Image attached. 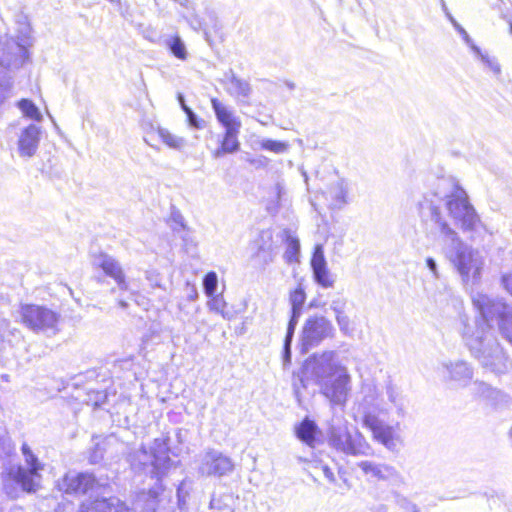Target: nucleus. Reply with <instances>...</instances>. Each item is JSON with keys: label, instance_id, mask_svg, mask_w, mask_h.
Instances as JSON below:
<instances>
[{"label": "nucleus", "instance_id": "obj_38", "mask_svg": "<svg viewBox=\"0 0 512 512\" xmlns=\"http://www.w3.org/2000/svg\"><path fill=\"white\" fill-rule=\"evenodd\" d=\"M472 390L477 396L483 398H491L495 393V391L488 384L478 381L473 383Z\"/></svg>", "mask_w": 512, "mask_h": 512}, {"label": "nucleus", "instance_id": "obj_54", "mask_svg": "<svg viewBox=\"0 0 512 512\" xmlns=\"http://www.w3.org/2000/svg\"><path fill=\"white\" fill-rule=\"evenodd\" d=\"M178 100H179L180 105H181V107H182V109H183V110H184V107H188V106L185 104V101H184V97H183V95L179 94V95H178Z\"/></svg>", "mask_w": 512, "mask_h": 512}, {"label": "nucleus", "instance_id": "obj_12", "mask_svg": "<svg viewBox=\"0 0 512 512\" xmlns=\"http://www.w3.org/2000/svg\"><path fill=\"white\" fill-rule=\"evenodd\" d=\"M234 468V462L230 457L210 449L201 457L198 472L202 476L222 477L232 473Z\"/></svg>", "mask_w": 512, "mask_h": 512}, {"label": "nucleus", "instance_id": "obj_20", "mask_svg": "<svg viewBox=\"0 0 512 512\" xmlns=\"http://www.w3.org/2000/svg\"><path fill=\"white\" fill-rule=\"evenodd\" d=\"M211 105L218 122L221 123L225 129L241 128L240 119L227 105L219 101L217 98L211 99Z\"/></svg>", "mask_w": 512, "mask_h": 512}, {"label": "nucleus", "instance_id": "obj_49", "mask_svg": "<svg viewBox=\"0 0 512 512\" xmlns=\"http://www.w3.org/2000/svg\"><path fill=\"white\" fill-rule=\"evenodd\" d=\"M502 284L506 291L512 295V273L504 274L502 276Z\"/></svg>", "mask_w": 512, "mask_h": 512}, {"label": "nucleus", "instance_id": "obj_55", "mask_svg": "<svg viewBox=\"0 0 512 512\" xmlns=\"http://www.w3.org/2000/svg\"><path fill=\"white\" fill-rule=\"evenodd\" d=\"M119 306H120L121 308L125 309V308L128 306V304H127L125 301L120 300V301H119Z\"/></svg>", "mask_w": 512, "mask_h": 512}, {"label": "nucleus", "instance_id": "obj_44", "mask_svg": "<svg viewBox=\"0 0 512 512\" xmlns=\"http://www.w3.org/2000/svg\"><path fill=\"white\" fill-rule=\"evenodd\" d=\"M12 89V82L9 79L0 81V103L9 97Z\"/></svg>", "mask_w": 512, "mask_h": 512}, {"label": "nucleus", "instance_id": "obj_39", "mask_svg": "<svg viewBox=\"0 0 512 512\" xmlns=\"http://www.w3.org/2000/svg\"><path fill=\"white\" fill-rule=\"evenodd\" d=\"M157 495H158L157 491H155L153 489L149 490L147 493L142 492L138 496V502L147 499V509L154 511L155 508H156V498H157Z\"/></svg>", "mask_w": 512, "mask_h": 512}, {"label": "nucleus", "instance_id": "obj_32", "mask_svg": "<svg viewBox=\"0 0 512 512\" xmlns=\"http://www.w3.org/2000/svg\"><path fill=\"white\" fill-rule=\"evenodd\" d=\"M311 267L313 271L327 267L322 244H317L314 248V252L311 258Z\"/></svg>", "mask_w": 512, "mask_h": 512}, {"label": "nucleus", "instance_id": "obj_5", "mask_svg": "<svg viewBox=\"0 0 512 512\" xmlns=\"http://www.w3.org/2000/svg\"><path fill=\"white\" fill-rule=\"evenodd\" d=\"M473 304L481 315L478 323L490 330L489 320L496 316L499 317V329L502 335L512 344V307L481 293L473 297Z\"/></svg>", "mask_w": 512, "mask_h": 512}, {"label": "nucleus", "instance_id": "obj_31", "mask_svg": "<svg viewBox=\"0 0 512 512\" xmlns=\"http://www.w3.org/2000/svg\"><path fill=\"white\" fill-rule=\"evenodd\" d=\"M315 281L323 288H331L335 279L327 267L313 271Z\"/></svg>", "mask_w": 512, "mask_h": 512}, {"label": "nucleus", "instance_id": "obj_26", "mask_svg": "<svg viewBox=\"0 0 512 512\" xmlns=\"http://www.w3.org/2000/svg\"><path fill=\"white\" fill-rule=\"evenodd\" d=\"M227 92L233 97H248L251 93V87L245 80L232 76L228 82Z\"/></svg>", "mask_w": 512, "mask_h": 512}, {"label": "nucleus", "instance_id": "obj_33", "mask_svg": "<svg viewBox=\"0 0 512 512\" xmlns=\"http://www.w3.org/2000/svg\"><path fill=\"white\" fill-rule=\"evenodd\" d=\"M218 277L215 272H209L203 279V288L207 296H213L217 289Z\"/></svg>", "mask_w": 512, "mask_h": 512}, {"label": "nucleus", "instance_id": "obj_35", "mask_svg": "<svg viewBox=\"0 0 512 512\" xmlns=\"http://www.w3.org/2000/svg\"><path fill=\"white\" fill-rule=\"evenodd\" d=\"M300 252V243L297 238L288 237V247L285 253L288 262L296 261Z\"/></svg>", "mask_w": 512, "mask_h": 512}, {"label": "nucleus", "instance_id": "obj_45", "mask_svg": "<svg viewBox=\"0 0 512 512\" xmlns=\"http://www.w3.org/2000/svg\"><path fill=\"white\" fill-rule=\"evenodd\" d=\"M314 466L316 468H318V467L321 468V470H322L325 478L328 480V482H330V483H335L336 482V478H335L334 473L332 472V470L327 465H324L321 462L315 461L314 462Z\"/></svg>", "mask_w": 512, "mask_h": 512}, {"label": "nucleus", "instance_id": "obj_2", "mask_svg": "<svg viewBox=\"0 0 512 512\" xmlns=\"http://www.w3.org/2000/svg\"><path fill=\"white\" fill-rule=\"evenodd\" d=\"M299 381L306 388L312 381L331 406L344 407L352 392V376L346 366L336 359L334 351L317 353L306 359Z\"/></svg>", "mask_w": 512, "mask_h": 512}, {"label": "nucleus", "instance_id": "obj_10", "mask_svg": "<svg viewBox=\"0 0 512 512\" xmlns=\"http://www.w3.org/2000/svg\"><path fill=\"white\" fill-rule=\"evenodd\" d=\"M30 28L25 26L21 32V36L17 39L5 37L0 40L1 64L7 67H19L23 64L27 46L29 44Z\"/></svg>", "mask_w": 512, "mask_h": 512}, {"label": "nucleus", "instance_id": "obj_22", "mask_svg": "<svg viewBox=\"0 0 512 512\" xmlns=\"http://www.w3.org/2000/svg\"><path fill=\"white\" fill-rule=\"evenodd\" d=\"M164 45L177 59L181 61H186L188 59L189 52L180 35L174 34L166 36L164 39Z\"/></svg>", "mask_w": 512, "mask_h": 512}, {"label": "nucleus", "instance_id": "obj_16", "mask_svg": "<svg viewBox=\"0 0 512 512\" xmlns=\"http://www.w3.org/2000/svg\"><path fill=\"white\" fill-rule=\"evenodd\" d=\"M96 486L97 481L93 475L69 472L64 476L60 489L66 493L86 494Z\"/></svg>", "mask_w": 512, "mask_h": 512}, {"label": "nucleus", "instance_id": "obj_17", "mask_svg": "<svg viewBox=\"0 0 512 512\" xmlns=\"http://www.w3.org/2000/svg\"><path fill=\"white\" fill-rule=\"evenodd\" d=\"M348 192V183L343 179H339L332 182L323 192V195L330 209L340 210L348 204Z\"/></svg>", "mask_w": 512, "mask_h": 512}, {"label": "nucleus", "instance_id": "obj_56", "mask_svg": "<svg viewBox=\"0 0 512 512\" xmlns=\"http://www.w3.org/2000/svg\"><path fill=\"white\" fill-rule=\"evenodd\" d=\"M213 512H235V509L215 510Z\"/></svg>", "mask_w": 512, "mask_h": 512}, {"label": "nucleus", "instance_id": "obj_50", "mask_svg": "<svg viewBox=\"0 0 512 512\" xmlns=\"http://www.w3.org/2000/svg\"><path fill=\"white\" fill-rule=\"evenodd\" d=\"M187 287L189 289V292H188V299L191 300V301H194L197 297H198V292H197V289L194 285H189L187 284Z\"/></svg>", "mask_w": 512, "mask_h": 512}, {"label": "nucleus", "instance_id": "obj_42", "mask_svg": "<svg viewBox=\"0 0 512 512\" xmlns=\"http://www.w3.org/2000/svg\"><path fill=\"white\" fill-rule=\"evenodd\" d=\"M345 307L346 301L342 298L334 299L330 304V309L333 311L335 318L345 313Z\"/></svg>", "mask_w": 512, "mask_h": 512}, {"label": "nucleus", "instance_id": "obj_47", "mask_svg": "<svg viewBox=\"0 0 512 512\" xmlns=\"http://www.w3.org/2000/svg\"><path fill=\"white\" fill-rule=\"evenodd\" d=\"M184 112L187 114L189 124L192 127L200 128L199 121L195 113L189 107H184Z\"/></svg>", "mask_w": 512, "mask_h": 512}, {"label": "nucleus", "instance_id": "obj_53", "mask_svg": "<svg viewBox=\"0 0 512 512\" xmlns=\"http://www.w3.org/2000/svg\"><path fill=\"white\" fill-rule=\"evenodd\" d=\"M191 26L194 30H199L202 28V24L200 21H198L197 19H195V24L194 22L191 23Z\"/></svg>", "mask_w": 512, "mask_h": 512}, {"label": "nucleus", "instance_id": "obj_48", "mask_svg": "<svg viewBox=\"0 0 512 512\" xmlns=\"http://www.w3.org/2000/svg\"><path fill=\"white\" fill-rule=\"evenodd\" d=\"M426 265H427L428 269L431 271L433 277L438 279L439 278V271H438V267H437L436 261L433 258L428 257L426 259Z\"/></svg>", "mask_w": 512, "mask_h": 512}, {"label": "nucleus", "instance_id": "obj_6", "mask_svg": "<svg viewBox=\"0 0 512 512\" xmlns=\"http://www.w3.org/2000/svg\"><path fill=\"white\" fill-rule=\"evenodd\" d=\"M22 323L36 333L48 336L56 335L59 331L60 316L51 309L39 305H22L20 308Z\"/></svg>", "mask_w": 512, "mask_h": 512}, {"label": "nucleus", "instance_id": "obj_23", "mask_svg": "<svg viewBox=\"0 0 512 512\" xmlns=\"http://www.w3.org/2000/svg\"><path fill=\"white\" fill-rule=\"evenodd\" d=\"M306 295L302 288H297L290 294V303H291V318L289 320L288 326L295 327L298 323V319L302 313V307L305 303Z\"/></svg>", "mask_w": 512, "mask_h": 512}, {"label": "nucleus", "instance_id": "obj_18", "mask_svg": "<svg viewBox=\"0 0 512 512\" xmlns=\"http://www.w3.org/2000/svg\"><path fill=\"white\" fill-rule=\"evenodd\" d=\"M357 466L362 470L364 475L376 480H398L400 478V474L395 467L385 463L364 460L358 462Z\"/></svg>", "mask_w": 512, "mask_h": 512}, {"label": "nucleus", "instance_id": "obj_3", "mask_svg": "<svg viewBox=\"0 0 512 512\" xmlns=\"http://www.w3.org/2000/svg\"><path fill=\"white\" fill-rule=\"evenodd\" d=\"M464 337L472 355L483 368L502 374L507 370V357L489 329L476 322V331L466 326Z\"/></svg>", "mask_w": 512, "mask_h": 512}, {"label": "nucleus", "instance_id": "obj_37", "mask_svg": "<svg viewBox=\"0 0 512 512\" xmlns=\"http://www.w3.org/2000/svg\"><path fill=\"white\" fill-rule=\"evenodd\" d=\"M295 327H287V332L284 340V351H283V361L284 365L290 363L291 361V342L293 339Z\"/></svg>", "mask_w": 512, "mask_h": 512}, {"label": "nucleus", "instance_id": "obj_15", "mask_svg": "<svg viewBox=\"0 0 512 512\" xmlns=\"http://www.w3.org/2000/svg\"><path fill=\"white\" fill-rule=\"evenodd\" d=\"M41 133V128L35 124H30L20 131L17 140V152L21 158L29 159L35 156Z\"/></svg>", "mask_w": 512, "mask_h": 512}, {"label": "nucleus", "instance_id": "obj_29", "mask_svg": "<svg viewBox=\"0 0 512 512\" xmlns=\"http://www.w3.org/2000/svg\"><path fill=\"white\" fill-rule=\"evenodd\" d=\"M211 299L207 302V307L211 312L219 313L224 319H231V315L225 311L226 302L221 295L210 296Z\"/></svg>", "mask_w": 512, "mask_h": 512}, {"label": "nucleus", "instance_id": "obj_27", "mask_svg": "<svg viewBox=\"0 0 512 512\" xmlns=\"http://www.w3.org/2000/svg\"><path fill=\"white\" fill-rule=\"evenodd\" d=\"M240 128L225 129L224 138L221 145L223 150L228 153H234L239 150L240 143L237 139Z\"/></svg>", "mask_w": 512, "mask_h": 512}, {"label": "nucleus", "instance_id": "obj_40", "mask_svg": "<svg viewBox=\"0 0 512 512\" xmlns=\"http://www.w3.org/2000/svg\"><path fill=\"white\" fill-rule=\"evenodd\" d=\"M386 395L391 404L396 407L401 405L400 393L398 389L391 383L386 386Z\"/></svg>", "mask_w": 512, "mask_h": 512}, {"label": "nucleus", "instance_id": "obj_51", "mask_svg": "<svg viewBox=\"0 0 512 512\" xmlns=\"http://www.w3.org/2000/svg\"><path fill=\"white\" fill-rule=\"evenodd\" d=\"M97 449H100V445L97 444ZM103 458V454L102 453H99L98 454V450H96L94 452V454L92 455V461L93 462H98L99 460H101Z\"/></svg>", "mask_w": 512, "mask_h": 512}, {"label": "nucleus", "instance_id": "obj_11", "mask_svg": "<svg viewBox=\"0 0 512 512\" xmlns=\"http://www.w3.org/2000/svg\"><path fill=\"white\" fill-rule=\"evenodd\" d=\"M334 334L335 328L330 320L324 316H311L305 321L302 328V346L308 350L318 346L323 340L332 338Z\"/></svg>", "mask_w": 512, "mask_h": 512}, {"label": "nucleus", "instance_id": "obj_30", "mask_svg": "<svg viewBox=\"0 0 512 512\" xmlns=\"http://www.w3.org/2000/svg\"><path fill=\"white\" fill-rule=\"evenodd\" d=\"M234 497L232 494H223L219 497H212L209 507L213 511L224 510V509H235L234 508Z\"/></svg>", "mask_w": 512, "mask_h": 512}, {"label": "nucleus", "instance_id": "obj_34", "mask_svg": "<svg viewBox=\"0 0 512 512\" xmlns=\"http://www.w3.org/2000/svg\"><path fill=\"white\" fill-rule=\"evenodd\" d=\"M472 50L480 58V60L489 67L491 71L498 74L500 72V66L494 59L490 58L487 54L481 52L480 48L476 45H472Z\"/></svg>", "mask_w": 512, "mask_h": 512}, {"label": "nucleus", "instance_id": "obj_1", "mask_svg": "<svg viewBox=\"0 0 512 512\" xmlns=\"http://www.w3.org/2000/svg\"><path fill=\"white\" fill-rule=\"evenodd\" d=\"M442 207L463 231L478 232L483 225L466 192L452 178L439 179L435 190L425 194L420 203L421 216L438 226L445 241V255L463 283L474 285L481 279L485 258L481 251L463 242L447 224L441 213Z\"/></svg>", "mask_w": 512, "mask_h": 512}, {"label": "nucleus", "instance_id": "obj_21", "mask_svg": "<svg viewBox=\"0 0 512 512\" xmlns=\"http://www.w3.org/2000/svg\"><path fill=\"white\" fill-rule=\"evenodd\" d=\"M318 427L314 421L306 418L296 427L297 437L309 447H315Z\"/></svg>", "mask_w": 512, "mask_h": 512}, {"label": "nucleus", "instance_id": "obj_46", "mask_svg": "<svg viewBox=\"0 0 512 512\" xmlns=\"http://www.w3.org/2000/svg\"><path fill=\"white\" fill-rule=\"evenodd\" d=\"M146 278L153 287H161L160 275L156 271H147Z\"/></svg>", "mask_w": 512, "mask_h": 512}, {"label": "nucleus", "instance_id": "obj_58", "mask_svg": "<svg viewBox=\"0 0 512 512\" xmlns=\"http://www.w3.org/2000/svg\"><path fill=\"white\" fill-rule=\"evenodd\" d=\"M294 389H295V393L298 394V387H297L296 383H294Z\"/></svg>", "mask_w": 512, "mask_h": 512}, {"label": "nucleus", "instance_id": "obj_4", "mask_svg": "<svg viewBox=\"0 0 512 512\" xmlns=\"http://www.w3.org/2000/svg\"><path fill=\"white\" fill-rule=\"evenodd\" d=\"M168 451L167 442L164 439L157 438L149 451L142 446L129 453L128 461L133 470L137 472L148 471L153 477L160 478L171 464Z\"/></svg>", "mask_w": 512, "mask_h": 512}, {"label": "nucleus", "instance_id": "obj_9", "mask_svg": "<svg viewBox=\"0 0 512 512\" xmlns=\"http://www.w3.org/2000/svg\"><path fill=\"white\" fill-rule=\"evenodd\" d=\"M21 450L27 469L22 466L12 467L9 471V476L19 483L23 490L30 492L35 490L39 484L40 471L43 470V465L38 461L26 443L22 445Z\"/></svg>", "mask_w": 512, "mask_h": 512}, {"label": "nucleus", "instance_id": "obj_52", "mask_svg": "<svg viewBox=\"0 0 512 512\" xmlns=\"http://www.w3.org/2000/svg\"><path fill=\"white\" fill-rule=\"evenodd\" d=\"M228 153L227 151L223 150V146L221 145L220 148H218L215 152H214V157L215 158H219L221 157L222 155Z\"/></svg>", "mask_w": 512, "mask_h": 512}, {"label": "nucleus", "instance_id": "obj_36", "mask_svg": "<svg viewBox=\"0 0 512 512\" xmlns=\"http://www.w3.org/2000/svg\"><path fill=\"white\" fill-rule=\"evenodd\" d=\"M337 325L339 327L340 332L345 336H352L354 329L351 325L350 318L346 313H343L342 315H338V317L335 318Z\"/></svg>", "mask_w": 512, "mask_h": 512}, {"label": "nucleus", "instance_id": "obj_43", "mask_svg": "<svg viewBox=\"0 0 512 512\" xmlns=\"http://www.w3.org/2000/svg\"><path fill=\"white\" fill-rule=\"evenodd\" d=\"M448 17H449L451 23L453 24V26L455 27V29L461 34L465 43L472 48V45H475V44L473 43L472 39L470 38V36L466 32V30L451 15H449Z\"/></svg>", "mask_w": 512, "mask_h": 512}, {"label": "nucleus", "instance_id": "obj_8", "mask_svg": "<svg viewBox=\"0 0 512 512\" xmlns=\"http://www.w3.org/2000/svg\"><path fill=\"white\" fill-rule=\"evenodd\" d=\"M363 425L371 431L373 439L387 450L397 452L402 448L404 440L399 424L389 425L376 415L368 413L363 418Z\"/></svg>", "mask_w": 512, "mask_h": 512}, {"label": "nucleus", "instance_id": "obj_19", "mask_svg": "<svg viewBox=\"0 0 512 512\" xmlns=\"http://www.w3.org/2000/svg\"><path fill=\"white\" fill-rule=\"evenodd\" d=\"M78 512H130V510L124 502L116 497H111L83 503Z\"/></svg>", "mask_w": 512, "mask_h": 512}, {"label": "nucleus", "instance_id": "obj_24", "mask_svg": "<svg viewBox=\"0 0 512 512\" xmlns=\"http://www.w3.org/2000/svg\"><path fill=\"white\" fill-rule=\"evenodd\" d=\"M157 134L161 141L170 149L174 150H182L186 146V139L178 136L166 128L158 127Z\"/></svg>", "mask_w": 512, "mask_h": 512}, {"label": "nucleus", "instance_id": "obj_28", "mask_svg": "<svg viewBox=\"0 0 512 512\" xmlns=\"http://www.w3.org/2000/svg\"><path fill=\"white\" fill-rule=\"evenodd\" d=\"M23 115L31 120L41 122L43 116L38 107L28 99H22L17 104Z\"/></svg>", "mask_w": 512, "mask_h": 512}, {"label": "nucleus", "instance_id": "obj_25", "mask_svg": "<svg viewBox=\"0 0 512 512\" xmlns=\"http://www.w3.org/2000/svg\"><path fill=\"white\" fill-rule=\"evenodd\" d=\"M257 147L261 150L269 151L274 154H284L289 150V143L269 138H259L255 141Z\"/></svg>", "mask_w": 512, "mask_h": 512}, {"label": "nucleus", "instance_id": "obj_13", "mask_svg": "<svg viewBox=\"0 0 512 512\" xmlns=\"http://www.w3.org/2000/svg\"><path fill=\"white\" fill-rule=\"evenodd\" d=\"M93 265L102 269L103 272L114 279L120 290H130V284L126 280L121 264L112 256L100 253L94 256Z\"/></svg>", "mask_w": 512, "mask_h": 512}, {"label": "nucleus", "instance_id": "obj_41", "mask_svg": "<svg viewBox=\"0 0 512 512\" xmlns=\"http://www.w3.org/2000/svg\"><path fill=\"white\" fill-rule=\"evenodd\" d=\"M285 194H286V191H285L283 183L277 182L274 185V187L272 188V197L276 203V206L280 205L282 198L284 197Z\"/></svg>", "mask_w": 512, "mask_h": 512}, {"label": "nucleus", "instance_id": "obj_7", "mask_svg": "<svg viewBox=\"0 0 512 512\" xmlns=\"http://www.w3.org/2000/svg\"><path fill=\"white\" fill-rule=\"evenodd\" d=\"M329 444L334 449L348 455H369L370 444L359 432H351L346 425L332 426L329 432Z\"/></svg>", "mask_w": 512, "mask_h": 512}, {"label": "nucleus", "instance_id": "obj_14", "mask_svg": "<svg viewBox=\"0 0 512 512\" xmlns=\"http://www.w3.org/2000/svg\"><path fill=\"white\" fill-rule=\"evenodd\" d=\"M441 374L446 382L466 386L473 377L471 367L462 360L445 361L441 364Z\"/></svg>", "mask_w": 512, "mask_h": 512}, {"label": "nucleus", "instance_id": "obj_57", "mask_svg": "<svg viewBox=\"0 0 512 512\" xmlns=\"http://www.w3.org/2000/svg\"><path fill=\"white\" fill-rule=\"evenodd\" d=\"M298 460L301 461V462H309L307 459H304L302 457H298Z\"/></svg>", "mask_w": 512, "mask_h": 512}]
</instances>
